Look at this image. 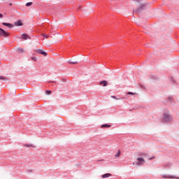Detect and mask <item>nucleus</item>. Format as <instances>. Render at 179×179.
I'll return each instance as SVG.
<instances>
[{
    "mask_svg": "<svg viewBox=\"0 0 179 179\" xmlns=\"http://www.w3.org/2000/svg\"><path fill=\"white\" fill-rule=\"evenodd\" d=\"M45 94H51V91H50V90H46Z\"/></svg>",
    "mask_w": 179,
    "mask_h": 179,
    "instance_id": "nucleus-19",
    "label": "nucleus"
},
{
    "mask_svg": "<svg viewBox=\"0 0 179 179\" xmlns=\"http://www.w3.org/2000/svg\"><path fill=\"white\" fill-rule=\"evenodd\" d=\"M24 146H26V148H34L33 144H24Z\"/></svg>",
    "mask_w": 179,
    "mask_h": 179,
    "instance_id": "nucleus-12",
    "label": "nucleus"
},
{
    "mask_svg": "<svg viewBox=\"0 0 179 179\" xmlns=\"http://www.w3.org/2000/svg\"><path fill=\"white\" fill-rule=\"evenodd\" d=\"M17 52H24L23 48H18L17 49Z\"/></svg>",
    "mask_w": 179,
    "mask_h": 179,
    "instance_id": "nucleus-14",
    "label": "nucleus"
},
{
    "mask_svg": "<svg viewBox=\"0 0 179 179\" xmlns=\"http://www.w3.org/2000/svg\"><path fill=\"white\" fill-rule=\"evenodd\" d=\"M3 26H6V27H8V29H12L13 27V24L8 22H3L2 23Z\"/></svg>",
    "mask_w": 179,
    "mask_h": 179,
    "instance_id": "nucleus-6",
    "label": "nucleus"
},
{
    "mask_svg": "<svg viewBox=\"0 0 179 179\" xmlns=\"http://www.w3.org/2000/svg\"><path fill=\"white\" fill-rule=\"evenodd\" d=\"M10 6H12V3H10Z\"/></svg>",
    "mask_w": 179,
    "mask_h": 179,
    "instance_id": "nucleus-27",
    "label": "nucleus"
},
{
    "mask_svg": "<svg viewBox=\"0 0 179 179\" xmlns=\"http://www.w3.org/2000/svg\"><path fill=\"white\" fill-rule=\"evenodd\" d=\"M52 83H55V81H53V82H52Z\"/></svg>",
    "mask_w": 179,
    "mask_h": 179,
    "instance_id": "nucleus-26",
    "label": "nucleus"
},
{
    "mask_svg": "<svg viewBox=\"0 0 179 179\" xmlns=\"http://www.w3.org/2000/svg\"><path fill=\"white\" fill-rule=\"evenodd\" d=\"M101 177L102 178H108V177H111V173H105Z\"/></svg>",
    "mask_w": 179,
    "mask_h": 179,
    "instance_id": "nucleus-9",
    "label": "nucleus"
},
{
    "mask_svg": "<svg viewBox=\"0 0 179 179\" xmlns=\"http://www.w3.org/2000/svg\"><path fill=\"white\" fill-rule=\"evenodd\" d=\"M15 26H22V21L18 20L15 22Z\"/></svg>",
    "mask_w": 179,
    "mask_h": 179,
    "instance_id": "nucleus-10",
    "label": "nucleus"
},
{
    "mask_svg": "<svg viewBox=\"0 0 179 179\" xmlns=\"http://www.w3.org/2000/svg\"><path fill=\"white\" fill-rule=\"evenodd\" d=\"M133 1H135V0H133ZM136 1H138V0H136Z\"/></svg>",
    "mask_w": 179,
    "mask_h": 179,
    "instance_id": "nucleus-28",
    "label": "nucleus"
},
{
    "mask_svg": "<svg viewBox=\"0 0 179 179\" xmlns=\"http://www.w3.org/2000/svg\"><path fill=\"white\" fill-rule=\"evenodd\" d=\"M164 120L166 122H170V121L173 120V117L171 115H170V114H169V113H164Z\"/></svg>",
    "mask_w": 179,
    "mask_h": 179,
    "instance_id": "nucleus-2",
    "label": "nucleus"
},
{
    "mask_svg": "<svg viewBox=\"0 0 179 179\" xmlns=\"http://www.w3.org/2000/svg\"><path fill=\"white\" fill-rule=\"evenodd\" d=\"M22 37L23 38V40H27L28 38H30V36H29V35L24 34L22 35Z\"/></svg>",
    "mask_w": 179,
    "mask_h": 179,
    "instance_id": "nucleus-8",
    "label": "nucleus"
},
{
    "mask_svg": "<svg viewBox=\"0 0 179 179\" xmlns=\"http://www.w3.org/2000/svg\"><path fill=\"white\" fill-rule=\"evenodd\" d=\"M121 156V152L120 150L115 155V157H120Z\"/></svg>",
    "mask_w": 179,
    "mask_h": 179,
    "instance_id": "nucleus-13",
    "label": "nucleus"
},
{
    "mask_svg": "<svg viewBox=\"0 0 179 179\" xmlns=\"http://www.w3.org/2000/svg\"><path fill=\"white\" fill-rule=\"evenodd\" d=\"M1 17H3V15L0 14V18H1Z\"/></svg>",
    "mask_w": 179,
    "mask_h": 179,
    "instance_id": "nucleus-24",
    "label": "nucleus"
},
{
    "mask_svg": "<svg viewBox=\"0 0 179 179\" xmlns=\"http://www.w3.org/2000/svg\"><path fill=\"white\" fill-rule=\"evenodd\" d=\"M148 8H149V3H143L141 4L139 10H142L143 9H148Z\"/></svg>",
    "mask_w": 179,
    "mask_h": 179,
    "instance_id": "nucleus-4",
    "label": "nucleus"
},
{
    "mask_svg": "<svg viewBox=\"0 0 179 179\" xmlns=\"http://www.w3.org/2000/svg\"><path fill=\"white\" fill-rule=\"evenodd\" d=\"M35 52H36V54H41L44 57H47V52H44L43 50H41V49L36 50H35Z\"/></svg>",
    "mask_w": 179,
    "mask_h": 179,
    "instance_id": "nucleus-5",
    "label": "nucleus"
},
{
    "mask_svg": "<svg viewBox=\"0 0 179 179\" xmlns=\"http://www.w3.org/2000/svg\"><path fill=\"white\" fill-rule=\"evenodd\" d=\"M165 178H174V177L171 176V177H166Z\"/></svg>",
    "mask_w": 179,
    "mask_h": 179,
    "instance_id": "nucleus-23",
    "label": "nucleus"
},
{
    "mask_svg": "<svg viewBox=\"0 0 179 179\" xmlns=\"http://www.w3.org/2000/svg\"><path fill=\"white\" fill-rule=\"evenodd\" d=\"M99 85H103V87H106L108 85V83L106 80H103L99 83Z\"/></svg>",
    "mask_w": 179,
    "mask_h": 179,
    "instance_id": "nucleus-7",
    "label": "nucleus"
},
{
    "mask_svg": "<svg viewBox=\"0 0 179 179\" xmlns=\"http://www.w3.org/2000/svg\"><path fill=\"white\" fill-rule=\"evenodd\" d=\"M31 5H33L32 2H28L26 3V6H31Z\"/></svg>",
    "mask_w": 179,
    "mask_h": 179,
    "instance_id": "nucleus-16",
    "label": "nucleus"
},
{
    "mask_svg": "<svg viewBox=\"0 0 179 179\" xmlns=\"http://www.w3.org/2000/svg\"><path fill=\"white\" fill-rule=\"evenodd\" d=\"M111 127V125L110 124H102L101 126V128H110Z\"/></svg>",
    "mask_w": 179,
    "mask_h": 179,
    "instance_id": "nucleus-11",
    "label": "nucleus"
},
{
    "mask_svg": "<svg viewBox=\"0 0 179 179\" xmlns=\"http://www.w3.org/2000/svg\"><path fill=\"white\" fill-rule=\"evenodd\" d=\"M112 99H117V97L115 96H111Z\"/></svg>",
    "mask_w": 179,
    "mask_h": 179,
    "instance_id": "nucleus-22",
    "label": "nucleus"
},
{
    "mask_svg": "<svg viewBox=\"0 0 179 179\" xmlns=\"http://www.w3.org/2000/svg\"><path fill=\"white\" fill-rule=\"evenodd\" d=\"M0 36L2 37H7V36H9V34L0 28Z\"/></svg>",
    "mask_w": 179,
    "mask_h": 179,
    "instance_id": "nucleus-3",
    "label": "nucleus"
},
{
    "mask_svg": "<svg viewBox=\"0 0 179 179\" xmlns=\"http://www.w3.org/2000/svg\"><path fill=\"white\" fill-rule=\"evenodd\" d=\"M0 80H8V78H6L2 76H0Z\"/></svg>",
    "mask_w": 179,
    "mask_h": 179,
    "instance_id": "nucleus-15",
    "label": "nucleus"
},
{
    "mask_svg": "<svg viewBox=\"0 0 179 179\" xmlns=\"http://www.w3.org/2000/svg\"><path fill=\"white\" fill-rule=\"evenodd\" d=\"M144 163H146L145 159H143V157H138L137 161L135 162V164L136 166H141V164H144Z\"/></svg>",
    "mask_w": 179,
    "mask_h": 179,
    "instance_id": "nucleus-1",
    "label": "nucleus"
},
{
    "mask_svg": "<svg viewBox=\"0 0 179 179\" xmlns=\"http://www.w3.org/2000/svg\"><path fill=\"white\" fill-rule=\"evenodd\" d=\"M31 59H33V61H34L35 62H36V61H37V57H31Z\"/></svg>",
    "mask_w": 179,
    "mask_h": 179,
    "instance_id": "nucleus-18",
    "label": "nucleus"
},
{
    "mask_svg": "<svg viewBox=\"0 0 179 179\" xmlns=\"http://www.w3.org/2000/svg\"><path fill=\"white\" fill-rule=\"evenodd\" d=\"M127 94L134 96V93L131 92H127Z\"/></svg>",
    "mask_w": 179,
    "mask_h": 179,
    "instance_id": "nucleus-21",
    "label": "nucleus"
},
{
    "mask_svg": "<svg viewBox=\"0 0 179 179\" xmlns=\"http://www.w3.org/2000/svg\"><path fill=\"white\" fill-rule=\"evenodd\" d=\"M69 64H78V62H69Z\"/></svg>",
    "mask_w": 179,
    "mask_h": 179,
    "instance_id": "nucleus-20",
    "label": "nucleus"
},
{
    "mask_svg": "<svg viewBox=\"0 0 179 179\" xmlns=\"http://www.w3.org/2000/svg\"><path fill=\"white\" fill-rule=\"evenodd\" d=\"M140 156H145V154L142 153L140 155Z\"/></svg>",
    "mask_w": 179,
    "mask_h": 179,
    "instance_id": "nucleus-25",
    "label": "nucleus"
},
{
    "mask_svg": "<svg viewBox=\"0 0 179 179\" xmlns=\"http://www.w3.org/2000/svg\"><path fill=\"white\" fill-rule=\"evenodd\" d=\"M43 37H45V38H48L50 37V35L48 34H42Z\"/></svg>",
    "mask_w": 179,
    "mask_h": 179,
    "instance_id": "nucleus-17",
    "label": "nucleus"
}]
</instances>
